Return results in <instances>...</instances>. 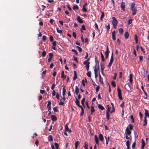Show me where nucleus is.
Here are the masks:
<instances>
[{
	"label": "nucleus",
	"instance_id": "56",
	"mask_svg": "<svg viewBox=\"0 0 149 149\" xmlns=\"http://www.w3.org/2000/svg\"><path fill=\"white\" fill-rule=\"evenodd\" d=\"M72 36L75 38H76V34L74 32H73L72 33Z\"/></svg>",
	"mask_w": 149,
	"mask_h": 149
},
{
	"label": "nucleus",
	"instance_id": "28",
	"mask_svg": "<svg viewBox=\"0 0 149 149\" xmlns=\"http://www.w3.org/2000/svg\"><path fill=\"white\" fill-rule=\"evenodd\" d=\"M119 32L121 35H122L123 33V30L122 28H120L119 29Z\"/></svg>",
	"mask_w": 149,
	"mask_h": 149
},
{
	"label": "nucleus",
	"instance_id": "38",
	"mask_svg": "<svg viewBox=\"0 0 149 149\" xmlns=\"http://www.w3.org/2000/svg\"><path fill=\"white\" fill-rule=\"evenodd\" d=\"M66 91V89L64 88V87L63 89L62 92V94L63 96H64Z\"/></svg>",
	"mask_w": 149,
	"mask_h": 149
},
{
	"label": "nucleus",
	"instance_id": "27",
	"mask_svg": "<svg viewBox=\"0 0 149 149\" xmlns=\"http://www.w3.org/2000/svg\"><path fill=\"white\" fill-rule=\"evenodd\" d=\"M79 92V89L77 86L75 87V92L77 95Z\"/></svg>",
	"mask_w": 149,
	"mask_h": 149
},
{
	"label": "nucleus",
	"instance_id": "19",
	"mask_svg": "<svg viewBox=\"0 0 149 149\" xmlns=\"http://www.w3.org/2000/svg\"><path fill=\"white\" fill-rule=\"evenodd\" d=\"M90 63L89 62H88V63H87L86 64L85 67L86 68V69L87 71H88L89 68V64Z\"/></svg>",
	"mask_w": 149,
	"mask_h": 149
},
{
	"label": "nucleus",
	"instance_id": "13",
	"mask_svg": "<svg viewBox=\"0 0 149 149\" xmlns=\"http://www.w3.org/2000/svg\"><path fill=\"white\" fill-rule=\"evenodd\" d=\"M96 67V64L95 65V69L94 70V73H95V77H96L97 76V68Z\"/></svg>",
	"mask_w": 149,
	"mask_h": 149
},
{
	"label": "nucleus",
	"instance_id": "57",
	"mask_svg": "<svg viewBox=\"0 0 149 149\" xmlns=\"http://www.w3.org/2000/svg\"><path fill=\"white\" fill-rule=\"evenodd\" d=\"M130 118L132 120V122L134 123V118L133 117V115H131L130 116Z\"/></svg>",
	"mask_w": 149,
	"mask_h": 149
},
{
	"label": "nucleus",
	"instance_id": "42",
	"mask_svg": "<svg viewBox=\"0 0 149 149\" xmlns=\"http://www.w3.org/2000/svg\"><path fill=\"white\" fill-rule=\"evenodd\" d=\"M107 110L106 112H109L110 111L111 107L110 106H109V105H107Z\"/></svg>",
	"mask_w": 149,
	"mask_h": 149
},
{
	"label": "nucleus",
	"instance_id": "48",
	"mask_svg": "<svg viewBox=\"0 0 149 149\" xmlns=\"http://www.w3.org/2000/svg\"><path fill=\"white\" fill-rule=\"evenodd\" d=\"M53 110L54 112H56L58 111V109L56 107H54Z\"/></svg>",
	"mask_w": 149,
	"mask_h": 149
},
{
	"label": "nucleus",
	"instance_id": "23",
	"mask_svg": "<svg viewBox=\"0 0 149 149\" xmlns=\"http://www.w3.org/2000/svg\"><path fill=\"white\" fill-rule=\"evenodd\" d=\"M132 74H131L130 75V79H129V81L130 82V83L131 84L132 81Z\"/></svg>",
	"mask_w": 149,
	"mask_h": 149
},
{
	"label": "nucleus",
	"instance_id": "31",
	"mask_svg": "<svg viewBox=\"0 0 149 149\" xmlns=\"http://www.w3.org/2000/svg\"><path fill=\"white\" fill-rule=\"evenodd\" d=\"M85 98H83L81 100V104L83 106L85 107V105L84 104V102L85 101Z\"/></svg>",
	"mask_w": 149,
	"mask_h": 149
},
{
	"label": "nucleus",
	"instance_id": "37",
	"mask_svg": "<svg viewBox=\"0 0 149 149\" xmlns=\"http://www.w3.org/2000/svg\"><path fill=\"white\" fill-rule=\"evenodd\" d=\"M113 53H112V54L111 57L110 61V62L111 63H112L113 61Z\"/></svg>",
	"mask_w": 149,
	"mask_h": 149
},
{
	"label": "nucleus",
	"instance_id": "46",
	"mask_svg": "<svg viewBox=\"0 0 149 149\" xmlns=\"http://www.w3.org/2000/svg\"><path fill=\"white\" fill-rule=\"evenodd\" d=\"M106 117L107 118V120H109V112H106Z\"/></svg>",
	"mask_w": 149,
	"mask_h": 149
},
{
	"label": "nucleus",
	"instance_id": "64",
	"mask_svg": "<svg viewBox=\"0 0 149 149\" xmlns=\"http://www.w3.org/2000/svg\"><path fill=\"white\" fill-rule=\"evenodd\" d=\"M122 73L121 72H119V78H121L122 77Z\"/></svg>",
	"mask_w": 149,
	"mask_h": 149
},
{
	"label": "nucleus",
	"instance_id": "45",
	"mask_svg": "<svg viewBox=\"0 0 149 149\" xmlns=\"http://www.w3.org/2000/svg\"><path fill=\"white\" fill-rule=\"evenodd\" d=\"M87 75L89 77H91V71L88 72L86 73Z\"/></svg>",
	"mask_w": 149,
	"mask_h": 149
},
{
	"label": "nucleus",
	"instance_id": "11",
	"mask_svg": "<svg viewBox=\"0 0 149 149\" xmlns=\"http://www.w3.org/2000/svg\"><path fill=\"white\" fill-rule=\"evenodd\" d=\"M145 117L146 118V117L149 116V113L148 111L146 109H145Z\"/></svg>",
	"mask_w": 149,
	"mask_h": 149
},
{
	"label": "nucleus",
	"instance_id": "10",
	"mask_svg": "<svg viewBox=\"0 0 149 149\" xmlns=\"http://www.w3.org/2000/svg\"><path fill=\"white\" fill-rule=\"evenodd\" d=\"M99 138L100 140L102 142H103V141L104 140V138L102 134H99Z\"/></svg>",
	"mask_w": 149,
	"mask_h": 149
},
{
	"label": "nucleus",
	"instance_id": "53",
	"mask_svg": "<svg viewBox=\"0 0 149 149\" xmlns=\"http://www.w3.org/2000/svg\"><path fill=\"white\" fill-rule=\"evenodd\" d=\"M95 28H96L97 29L98 31H99V29L98 28V26L97 24L95 22Z\"/></svg>",
	"mask_w": 149,
	"mask_h": 149
},
{
	"label": "nucleus",
	"instance_id": "54",
	"mask_svg": "<svg viewBox=\"0 0 149 149\" xmlns=\"http://www.w3.org/2000/svg\"><path fill=\"white\" fill-rule=\"evenodd\" d=\"M77 74H74V77L73 79V80L74 81H75L76 79L77 78Z\"/></svg>",
	"mask_w": 149,
	"mask_h": 149
},
{
	"label": "nucleus",
	"instance_id": "18",
	"mask_svg": "<svg viewBox=\"0 0 149 149\" xmlns=\"http://www.w3.org/2000/svg\"><path fill=\"white\" fill-rule=\"evenodd\" d=\"M120 7L124 11H125V3L124 2H123L121 3Z\"/></svg>",
	"mask_w": 149,
	"mask_h": 149
},
{
	"label": "nucleus",
	"instance_id": "52",
	"mask_svg": "<svg viewBox=\"0 0 149 149\" xmlns=\"http://www.w3.org/2000/svg\"><path fill=\"white\" fill-rule=\"evenodd\" d=\"M106 29L107 30V31H108L110 29V25L109 24H108V26H106Z\"/></svg>",
	"mask_w": 149,
	"mask_h": 149
},
{
	"label": "nucleus",
	"instance_id": "63",
	"mask_svg": "<svg viewBox=\"0 0 149 149\" xmlns=\"http://www.w3.org/2000/svg\"><path fill=\"white\" fill-rule=\"evenodd\" d=\"M42 40L45 41L46 40V36H43L42 37Z\"/></svg>",
	"mask_w": 149,
	"mask_h": 149
},
{
	"label": "nucleus",
	"instance_id": "61",
	"mask_svg": "<svg viewBox=\"0 0 149 149\" xmlns=\"http://www.w3.org/2000/svg\"><path fill=\"white\" fill-rule=\"evenodd\" d=\"M135 145H136V142H135V141H134L133 142V143L132 144V148H134L135 147Z\"/></svg>",
	"mask_w": 149,
	"mask_h": 149
},
{
	"label": "nucleus",
	"instance_id": "3",
	"mask_svg": "<svg viewBox=\"0 0 149 149\" xmlns=\"http://www.w3.org/2000/svg\"><path fill=\"white\" fill-rule=\"evenodd\" d=\"M112 19H113L112 23L113 26V27L115 29H116V28L117 25L118 24V22L116 18L115 17H112Z\"/></svg>",
	"mask_w": 149,
	"mask_h": 149
},
{
	"label": "nucleus",
	"instance_id": "39",
	"mask_svg": "<svg viewBox=\"0 0 149 149\" xmlns=\"http://www.w3.org/2000/svg\"><path fill=\"white\" fill-rule=\"evenodd\" d=\"M111 85L113 87H115L116 86V84L114 81H112L111 82Z\"/></svg>",
	"mask_w": 149,
	"mask_h": 149
},
{
	"label": "nucleus",
	"instance_id": "4",
	"mask_svg": "<svg viewBox=\"0 0 149 149\" xmlns=\"http://www.w3.org/2000/svg\"><path fill=\"white\" fill-rule=\"evenodd\" d=\"M117 91L118 93V95L119 99L120 100H122L123 98L122 97L121 91L119 86H118L117 87Z\"/></svg>",
	"mask_w": 149,
	"mask_h": 149
},
{
	"label": "nucleus",
	"instance_id": "25",
	"mask_svg": "<svg viewBox=\"0 0 149 149\" xmlns=\"http://www.w3.org/2000/svg\"><path fill=\"white\" fill-rule=\"evenodd\" d=\"M84 145L83 146L85 149H88V144L86 142L84 143Z\"/></svg>",
	"mask_w": 149,
	"mask_h": 149
},
{
	"label": "nucleus",
	"instance_id": "9",
	"mask_svg": "<svg viewBox=\"0 0 149 149\" xmlns=\"http://www.w3.org/2000/svg\"><path fill=\"white\" fill-rule=\"evenodd\" d=\"M65 130L66 131H67L70 133L71 132V130L68 128L67 124L65 125Z\"/></svg>",
	"mask_w": 149,
	"mask_h": 149
},
{
	"label": "nucleus",
	"instance_id": "35",
	"mask_svg": "<svg viewBox=\"0 0 149 149\" xmlns=\"http://www.w3.org/2000/svg\"><path fill=\"white\" fill-rule=\"evenodd\" d=\"M104 12H102V14L100 16V19L101 20H102L103 18L104 17Z\"/></svg>",
	"mask_w": 149,
	"mask_h": 149
},
{
	"label": "nucleus",
	"instance_id": "7",
	"mask_svg": "<svg viewBox=\"0 0 149 149\" xmlns=\"http://www.w3.org/2000/svg\"><path fill=\"white\" fill-rule=\"evenodd\" d=\"M115 33L116 31L114 30L112 33V39L113 41L115 40L116 39Z\"/></svg>",
	"mask_w": 149,
	"mask_h": 149
},
{
	"label": "nucleus",
	"instance_id": "33",
	"mask_svg": "<svg viewBox=\"0 0 149 149\" xmlns=\"http://www.w3.org/2000/svg\"><path fill=\"white\" fill-rule=\"evenodd\" d=\"M100 55L101 56L102 61L103 62L104 61V55L101 52H100Z\"/></svg>",
	"mask_w": 149,
	"mask_h": 149
},
{
	"label": "nucleus",
	"instance_id": "22",
	"mask_svg": "<svg viewBox=\"0 0 149 149\" xmlns=\"http://www.w3.org/2000/svg\"><path fill=\"white\" fill-rule=\"evenodd\" d=\"M79 144V141H77L75 142V149H77L78 146Z\"/></svg>",
	"mask_w": 149,
	"mask_h": 149
},
{
	"label": "nucleus",
	"instance_id": "5",
	"mask_svg": "<svg viewBox=\"0 0 149 149\" xmlns=\"http://www.w3.org/2000/svg\"><path fill=\"white\" fill-rule=\"evenodd\" d=\"M107 48L106 50V51L105 52V54L106 55L105 56V58L107 59L108 56L109 55L110 52V51H109V49L108 48V46L107 45Z\"/></svg>",
	"mask_w": 149,
	"mask_h": 149
},
{
	"label": "nucleus",
	"instance_id": "30",
	"mask_svg": "<svg viewBox=\"0 0 149 149\" xmlns=\"http://www.w3.org/2000/svg\"><path fill=\"white\" fill-rule=\"evenodd\" d=\"M75 102L76 104L78 107L80 105L79 104V102L77 98L76 99Z\"/></svg>",
	"mask_w": 149,
	"mask_h": 149
},
{
	"label": "nucleus",
	"instance_id": "41",
	"mask_svg": "<svg viewBox=\"0 0 149 149\" xmlns=\"http://www.w3.org/2000/svg\"><path fill=\"white\" fill-rule=\"evenodd\" d=\"M71 51L72 52H74L76 55H78L77 52L76 50L72 49Z\"/></svg>",
	"mask_w": 149,
	"mask_h": 149
},
{
	"label": "nucleus",
	"instance_id": "55",
	"mask_svg": "<svg viewBox=\"0 0 149 149\" xmlns=\"http://www.w3.org/2000/svg\"><path fill=\"white\" fill-rule=\"evenodd\" d=\"M80 29L82 30H86V28L85 26L84 25H83L81 26V28Z\"/></svg>",
	"mask_w": 149,
	"mask_h": 149
},
{
	"label": "nucleus",
	"instance_id": "58",
	"mask_svg": "<svg viewBox=\"0 0 149 149\" xmlns=\"http://www.w3.org/2000/svg\"><path fill=\"white\" fill-rule=\"evenodd\" d=\"M82 10L84 12H86L87 11V9L86 7L83 6Z\"/></svg>",
	"mask_w": 149,
	"mask_h": 149
},
{
	"label": "nucleus",
	"instance_id": "49",
	"mask_svg": "<svg viewBox=\"0 0 149 149\" xmlns=\"http://www.w3.org/2000/svg\"><path fill=\"white\" fill-rule=\"evenodd\" d=\"M49 40L51 42L53 41V37L52 35H50L49 37Z\"/></svg>",
	"mask_w": 149,
	"mask_h": 149
},
{
	"label": "nucleus",
	"instance_id": "40",
	"mask_svg": "<svg viewBox=\"0 0 149 149\" xmlns=\"http://www.w3.org/2000/svg\"><path fill=\"white\" fill-rule=\"evenodd\" d=\"M46 52L45 51H43L42 53V56L45 57V56L46 55Z\"/></svg>",
	"mask_w": 149,
	"mask_h": 149
},
{
	"label": "nucleus",
	"instance_id": "14",
	"mask_svg": "<svg viewBox=\"0 0 149 149\" xmlns=\"http://www.w3.org/2000/svg\"><path fill=\"white\" fill-rule=\"evenodd\" d=\"M51 120L54 121H56L57 120V118L56 116L55 115H52L51 116Z\"/></svg>",
	"mask_w": 149,
	"mask_h": 149
},
{
	"label": "nucleus",
	"instance_id": "26",
	"mask_svg": "<svg viewBox=\"0 0 149 149\" xmlns=\"http://www.w3.org/2000/svg\"><path fill=\"white\" fill-rule=\"evenodd\" d=\"M48 140L49 141H53V138L51 135H49L48 137Z\"/></svg>",
	"mask_w": 149,
	"mask_h": 149
},
{
	"label": "nucleus",
	"instance_id": "50",
	"mask_svg": "<svg viewBox=\"0 0 149 149\" xmlns=\"http://www.w3.org/2000/svg\"><path fill=\"white\" fill-rule=\"evenodd\" d=\"M76 47L78 48L79 51L80 52H81L82 51V49L80 47L78 46H76Z\"/></svg>",
	"mask_w": 149,
	"mask_h": 149
},
{
	"label": "nucleus",
	"instance_id": "43",
	"mask_svg": "<svg viewBox=\"0 0 149 149\" xmlns=\"http://www.w3.org/2000/svg\"><path fill=\"white\" fill-rule=\"evenodd\" d=\"M56 30L57 31V32L59 33H62V30H59L58 29V28H56Z\"/></svg>",
	"mask_w": 149,
	"mask_h": 149
},
{
	"label": "nucleus",
	"instance_id": "47",
	"mask_svg": "<svg viewBox=\"0 0 149 149\" xmlns=\"http://www.w3.org/2000/svg\"><path fill=\"white\" fill-rule=\"evenodd\" d=\"M54 145H55V146L56 148V149H59L58 148L59 145L58 144V143H57L56 142H55L54 143Z\"/></svg>",
	"mask_w": 149,
	"mask_h": 149
},
{
	"label": "nucleus",
	"instance_id": "16",
	"mask_svg": "<svg viewBox=\"0 0 149 149\" xmlns=\"http://www.w3.org/2000/svg\"><path fill=\"white\" fill-rule=\"evenodd\" d=\"M66 75H64V71H62L61 73V78L64 80L66 78Z\"/></svg>",
	"mask_w": 149,
	"mask_h": 149
},
{
	"label": "nucleus",
	"instance_id": "59",
	"mask_svg": "<svg viewBox=\"0 0 149 149\" xmlns=\"http://www.w3.org/2000/svg\"><path fill=\"white\" fill-rule=\"evenodd\" d=\"M132 19H130L128 21V24H131L132 22Z\"/></svg>",
	"mask_w": 149,
	"mask_h": 149
},
{
	"label": "nucleus",
	"instance_id": "17",
	"mask_svg": "<svg viewBox=\"0 0 149 149\" xmlns=\"http://www.w3.org/2000/svg\"><path fill=\"white\" fill-rule=\"evenodd\" d=\"M111 104L112 106V110L110 112V113H111L115 111V107H114V106L113 105V103L111 102Z\"/></svg>",
	"mask_w": 149,
	"mask_h": 149
},
{
	"label": "nucleus",
	"instance_id": "15",
	"mask_svg": "<svg viewBox=\"0 0 149 149\" xmlns=\"http://www.w3.org/2000/svg\"><path fill=\"white\" fill-rule=\"evenodd\" d=\"M142 144L141 146V148L142 149H144V147L145 146L146 144L145 141L142 139Z\"/></svg>",
	"mask_w": 149,
	"mask_h": 149
},
{
	"label": "nucleus",
	"instance_id": "60",
	"mask_svg": "<svg viewBox=\"0 0 149 149\" xmlns=\"http://www.w3.org/2000/svg\"><path fill=\"white\" fill-rule=\"evenodd\" d=\"M56 86V85L54 83L52 85V86L51 87V89L53 90L55 86Z\"/></svg>",
	"mask_w": 149,
	"mask_h": 149
},
{
	"label": "nucleus",
	"instance_id": "2",
	"mask_svg": "<svg viewBox=\"0 0 149 149\" xmlns=\"http://www.w3.org/2000/svg\"><path fill=\"white\" fill-rule=\"evenodd\" d=\"M131 9L132 11V15H134L136 14L137 10L136 8V7L135 6V4L134 3H132L131 4Z\"/></svg>",
	"mask_w": 149,
	"mask_h": 149
},
{
	"label": "nucleus",
	"instance_id": "32",
	"mask_svg": "<svg viewBox=\"0 0 149 149\" xmlns=\"http://www.w3.org/2000/svg\"><path fill=\"white\" fill-rule=\"evenodd\" d=\"M147 120L146 118V117H144V123L143 124V126H146L147 125Z\"/></svg>",
	"mask_w": 149,
	"mask_h": 149
},
{
	"label": "nucleus",
	"instance_id": "8",
	"mask_svg": "<svg viewBox=\"0 0 149 149\" xmlns=\"http://www.w3.org/2000/svg\"><path fill=\"white\" fill-rule=\"evenodd\" d=\"M77 20L81 24L83 22V20L79 16L77 17Z\"/></svg>",
	"mask_w": 149,
	"mask_h": 149
},
{
	"label": "nucleus",
	"instance_id": "34",
	"mask_svg": "<svg viewBox=\"0 0 149 149\" xmlns=\"http://www.w3.org/2000/svg\"><path fill=\"white\" fill-rule=\"evenodd\" d=\"M103 78L101 77V75H99V81L102 84H103Z\"/></svg>",
	"mask_w": 149,
	"mask_h": 149
},
{
	"label": "nucleus",
	"instance_id": "6",
	"mask_svg": "<svg viewBox=\"0 0 149 149\" xmlns=\"http://www.w3.org/2000/svg\"><path fill=\"white\" fill-rule=\"evenodd\" d=\"M101 71L102 73H103L104 68V63H101Z\"/></svg>",
	"mask_w": 149,
	"mask_h": 149
},
{
	"label": "nucleus",
	"instance_id": "51",
	"mask_svg": "<svg viewBox=\"0 0 149 149\" xmlns=\"http://www.w3.org/2000/svg\"><path fill=\"white\" fill-rule=\"evenodd\" d=\"M96 59H97V58H96V57H95V63H98V69L99 70V62L98 61H97L96 60Z\"/></svg>",
	"mask_w": 149,
	"mask_h": 149
},
{
	"label": "nucleus",
	"instance_id": "36",
	"mask_svg": "<svg viewBox=\"0 0 149 149\" xmlns=\"http://www.w3.org/2000/svg\"><path fill=\"white\" fill-rule=\"evenodd\" d=\"M78 6L77 5L74 6L72 8L73 10H78Z\"/></svg>",
	"mask_w": 149,
	"mask_h": 149
},
{
	"label": "nucleus",
	"instance_id": "29",
	"mask_svg": "<svg viewBox=\"0 0 149 149\" xmlns=\"http://www.w3.org/2000/svg\"><path fill=\"white\" fill-rule=\"evenodd\" d=\"M105 139H106V144L107 145L108 144V141H109V136H108L107 137V138L106 136H105Z\"/></svg>",
	"mask_w": 149,
	"mask_h": 149
},
{
	"label": "nucleus",
	"instance_id": "44",
	"mask_svg": "<svg viewBox=\"0 0 149 149\" xmlns=\"http://www.w3.org/2000/svg\"><path fill=\"white\" fill-rule=\"evenodd\" d=\"M64 104V103H63V102L62 100V99H61L60 100V101L59 103V104L60 105H63Z\"/></svg>",
	"mask_w": 149,
	"mask_h": 149
},
{
	"label": "nucleus",
	"instance_id": "24",
	"mask_svg": "<svg viewBox=\"0 0 149 149\" xmlns=\"http://www.w3.org/2000/svg\"><path fill=\"white\" fill-rule=\"evenodd\" d=\"M91 114L92 115L93 113L95 111V109L94 108V107L93 106H91Z\"/></svg>",
	"mask_w": 149,
	"mask_h": 149
},
{
	"label": "nucleus",
	"instance_id": "21",
	"mask_svg": "<svg viewBox=\"0 0 149 149\" xmlns=\"http://www.w3.org/2000/svg\"><path fill=\"white\" fill-rule=\"evenodd\" d=\"M98 107L99 109L102 110H103L104 109V107L100 104H99L98 105Z\"/></svg>",
	"mask_w": 149,
	"mask_h": 149
},
{
	"label": "nucleus",
	"instance_id": "62",
	"mask_svg": "<svg viewBox=\"0 0 149 149\" xmlns=\"http://www.w3.org/2000/svg\"><path fill=\"white\" fill-rule=\"evenodd\" d=\"M127 146H130V141L128 140L127 141L126 143Z\"/></svg>",
	"mask_w": 149,
	"mask_h": 149
},
{
	"label": "nucleus",
	"instance_id": "12",
	"mask_svg": "<svg viewBox=\"0 0 149 149\" xmlns=\"http://www.w3.org/2000/svg\"><path fill=\"white\" fill-rule=\"evenodd\" d=\"M95 140L96 143L97 145H99V140L97 135H95L94 136Z\"/></svg>",
	"mask_w": 149,
	"mask_h": 149
},
{
	"label": "nucleus",
	"instance_id": "20",
	"mask_svg": "<svg viewBox=\"0 0 149 149\" xmlns=\"http://www.w3.org/2000/svg\"><path fill=\"white\" fill-rule=\"evenodd\" d=\"M124 36L125 39H127L129 36V34L127 31L125 32L124 34Z\"/></svg>",
	"mask_w": 149,
	"mask_h": 149
},
{
	"label": "nucleus",
	"instance_id": "1",
	"mask_svg": "<svg viewBox=\"0 0 149 149\" xmlns=\"http://www.w3.org/2000/svg\"><path fill=\"white\" fill-rule=\"evenodd\" d=\"M133 127L132 124H130L126 128L125 130V134L126 135H130L131 134V132L130 130H132Z\"/></svg>",
	"mask_w": 149,
	"mask_h": 149
}]
</instances>
